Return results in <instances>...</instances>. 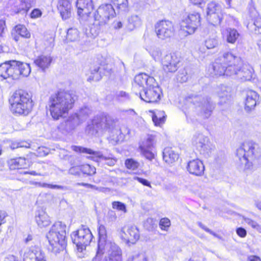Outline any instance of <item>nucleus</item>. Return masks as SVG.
Instances as JSON below:
<instances>
[{
  "label": "nucleus",
  "mask_w": 261,
  "mask_h": 261,
  "mask_svg": "<svg viewBox=\"0 0 261 261\" xmlns=\"http://www.w3.org/2000/svg\"><path fill=\"white\" fill-rule=\"evenodd\" d=\"M226 67V65L217 59L212 65V71L211 73L216 76L225 75Z\"/></svg>",
  "instance_id": "obj_31"
},
{
  "label": "nucleus",
  "mask_w": 261,
  "mask_h": 261,
  "mask_svg": "<svg viewBox=\"0 0 261 261\" xmlns=\"http://www.w3.org/2000/svg\"><path fill=\"white\" fill-rule=\"evenodd\" d=\"M236 154L241 163L249 168L257 156L255 144L252 142H245L237 150Z\"/></svg>",
  "instance_id": "obj_5"
},
{
  "label": "nucleus",
  "mask_w": 261,
  "mask_h": 261,
  "mask_svg": "<svg viewBox=\"0 0 261 261\" xmlns=\"http://www.w3.org/2000/svg\"><path fill=\"white\" fill-rule=\"evenodd\" d=\"M35 220L40 228L47 227L51 223L49 216L43 210H39L36 212Z\"/></svg>",
  "instance_id": "obj_29"
},
{
  "label": "nucleus",
  "mask_w": 261,
  "mask_h": 261,
  "mask_svg": "<svg viewBox=\"0 0 261 261\" xmlns=\"http://www.w3.org/2000/svg\"><path fill=\"white\" fill-rule=\"evenodd\" d=\"M99 240L97 246V254H103L105 252V247L108 244H112L111 242L107 241V231L106 227L103 225H100L98 228Z\"/></svg>",
  "instance_id": "obj_25"
},
{
  "label": "nucleus",
  "mask_w": 261,
  "mask_h": 261,
  "mask_svg": "<svg viewBox=\"0 0 261 261\" xmlns=\"http://www.w3.org/2000/svg\"><path fill=\"white\" fill-rule=\"evenodd\" d=\"M154 30L157 37L165 40L173 36L175 29L173 23L167 20L158 21L154 25Z\"/></svg>",
  "instance_id": "obj_12"
},
{
  "label": "nucleus",
  "mask_w": 261,
  "mask_h": 261,
  "mask_svg": "<svg viewBox=\"0 0 261 261\" xmlns=\"http://www.w3.org/2000/svg\"><path fill=\"white\" fill-rule=\"evenodd\" d=\"M36 186L43 188H48L50 189H64V187L60 185L48 184L46 183H41L38 182H35L34 183Z\"/></svg>",
  "instance_id": "obj_48"
},
{
  "label": "nucleus",
  "mask_w": 261,
  "mask_h": 261,
  "mask_svg": "<svg viewBox=\"0 0 261 261\" xmlns=\"http://www.w3.org/2000/svg\"><path fill=\"white\" fill-rule=\"evenodd\" d=\"M49 111L54 119L62 117L65 113V92L59 91L52 95L49 101Z\"/></svg>",
  "instance_id": "obj_6"
},
{
  "label": "nucleus",
  "mask_w": 261,
  "mask_h": 261,
  "mask_svg": "<svg viewBox=\"0 0 261 261\" xmlns=\"http://www.w3.org/2000/svg\"><path fill=\"white\" fill-rule=\"evenodd\" d=\"M218 59L226 66H227L228 64L240 62L239 57L234 56L231 53L228 51L224 53Z\"/></svg>",
  "instance_id": "obj_32"
},
{
  "label": "nucleus",
  "mask_w": 261,
  "mask_h": 261,
  "mask_svg": "<svg viewBox=\"0 0 261 261\" xmlns=\"http://www.w3.org/2000/svg\"><path fill=\"white\" fill-rule=\"evenodd\" d=\"M116 14L115 10L111 4H105L100 6L94 14L95 25H103L111 18Z\"/></svg>",
  "instance_id": "obj_9"
},
{
  "label": "nucleus",
  "mask_w": 261,
  "mask_h": 261,
  "mask_svg": "<svg viewBox=\"0 0 261 261\" xmlns=\"http://www.w3.org/2000/svg\"><path fill=\"white\" fill-rule=\"evenodd\" d=\"M71 147L72 149L76 152H79L81 153H84L92 155L93 156H92V158L93 159L95 158H98L99 159L108 161L107 164L109 166H113L115 165V164L116 163V161L115 159H107L106 157L103 156V155L101 154L100 152L93 151V150L90 148L76 146H73Z\"/></svg>",
  "instance_id": "obj_22"
},
{
  "label": "nucleus",
  "mask_w": 261,
  "mask_h": 261,
  "mask_svg": "<svg viewBox=\"0 0 261 261\" xmlns=\"http://www.w3.org/2000/svg\"><path fill=\"white\" fill-rule=\"evenodd\" d=\"M91 113V110L88 107H84L80 110L79 114L75 113L69 117L66 122L71 125V127H74L85 120Z\"/></svg>",
  "instance_id": "obj_20"
},
{
  "label": "nucleus",
  "mask_w": 261,
  "mask_h": 261,
  "mask_svg": "<svg viewBox=\"0 0 261 261\" xmlns=\"http://www.w3.org/2000/svg\"><path fill=\"white\" fill-rule=\"evenodd\" d=\"M23 261H46L44 252L37 245L27 248L23 255Z\"/></svg>",
  "instance_id": "obj_17"
},
{
  "label": "nucleus",
  "mask_w": 261,
  "mask_h": 261,
  "mask_svg": "<svg viewBox=\"0 0 261 261\" xmlns=\"http://www.w3.org/2000/svg\"><path fill=\"white\" fill-rule=\"evenodd\" d=\"M11 111L19 115H27L32 110L33 101L31 95L22 90L16 91L9 99Z\"/></svg>",
  "instance_id": "obj_3"
},
{
  "label": "nucleus",
  "mask_w": 261,
  "mask_h": 261,
  "mask_svg": "<svg viewBox=\"0 0 261 261\" xmlns=\"http://www.w3.org/2000/svg\"><path fill=\"white\" fill-rule=\"evenodd\" d=\"M97 131L112 132L119 129V121L109 115L97 117L93 122Z\"/></svg>",
  "instance_id": "obj_8"
},
{
  "label": "nucleus",
  "mask_w": 261,
  "mask_h": 261,
  "mask_svg": "<svg viewBox=\"0 0 261 261\" xmlns=\"http://www.w3.org/2000/svg\"><path fill=\"white\" fill-rule=\"evenodd\" d=\"M187 169L191 174L200 176L204 173V166L201 160L197 159H194L188 163Z\"/></svg>",
  "instance_id": "obj_23"
},
{
  "label": "nucleus",
  "mask_w": 261,
  "mask_h": 261,
  "mask_svg": "<svg viewBox=\"0 0 261 261\" xmlns=\"http://www.w3.org/2000/svg\"><path fill=\"white\" fill-rule=\"evenodd\" d=\"M51 62V59L49 56H41L38 57L35 61L34 63L38 67L44 70L48 68Z\"/></svg>",
  "instance_id": "obj_34"
},
{
  "label": "nucleus",
  "mask_w": 261,
  "mask_h": 261,
  "mask_svg": "<svg viewBox=\"0 0 261 261\" xmlns=\"http://www.w3.org/2000/svg\"><path fill=\"white\" fill-rule=\"evenodd\" d=\"M242 219L246 224L250 226L252 228L256 229L260 232H261L260 226L255 221L245 216H243Z\"/></svg>",
  "instance_id": "obj_45"
},
{
  "label": "nucleus",
  "mask_w": 261,
  "mask_h": 261,
  "mask_svg": "<svg viewBox=\"0 0 261 261\" xmlns=\"http://www.w3.org/2000/svg\"><path fill=\"white\" fill-rule=\"evenodd\" d=\"M15 29L16 34L20 37L29 38L31 36L30 33L28 32L27 29L23 25H17L15 27Z\"/></svg>",
  "instance_id": "obj_43"
},
{
  "label": "nucleus",
  "mask_w": 261,
  "mask_h": 261,
  "mask_svg": "<svg viewBox=\"0 0 261 261\" xmlns=\"http://www.w3.org/2000/svg\"><path fill=\"white\" fill-rule=\"evenodd\" d=\"M31 73V67L29 64L10 60L0 65V80L8 78L18 79L20 75L27 77Z\"/></svg>",
  "instance_id": "obj_1"
},
{
  "label": "nucleus",
  "mask_w": 261,
  "mask_h": 261,
  "mask_svg": "<svg viewBox=\"0 0 261 261\" xmlns=\"http://www.w3.org/2000/svg\"><path fill=\"white\" fill-rule=\"evenodd\" d=\"M42 13L39 9H35L31 13V17L33 18H36L41 16Z\"/></svg>",
  "instance_id": "obj_59"
},
{
  "label": "nucleus",
  "mask_w": 261,
  "mask_h": 261,
  "mask_svg": "<svg viewBox=\"0 0 261 261\" xmlns=\"http://www.w3.org/2000/svg\"><path fill=\"white\" fill-rule=\"evenodd\" d=\"M253 29L258 33L261 34V18H257L254 21L253 24Z\"/></svg>",
  "instance_id": "obj_54"
},
{
  "label": "nucleus",
  "mask_w": 261,
  "mask_h": 261,
  "mask_svg": "<svg viewBox=\"0 0 261 261\" xmlns=\"http://www.w3.org/2000/svg\"><path fill=\"white\" fill-rule=\"evenodd\" d=\"M86 188H91V189H92L93 190H97L98 191H102V189H103V188L97 187L95 185H93L89 184H88V185H86Z\"/></svg>",
  "instance_id": "obj_61"
},
{
  "label": "nucleus",
  "mask_w": 261,
  "mask_h": 261,
  "mask_svg": "<svg viewBox=\"0 0 261 261\" xmlns=\"http://www.w3.org/2000/svg\"><path fill=\"white\" fill-rule=\"evenodd\" d=\"M111 3L120 11H125L128 7V0H111Z\"/></svg>",
  "instance_id": "obj_44"
},
{
  "label": "nucleus",
  "mask_w": 261,
  "mask_h": 261,
  "mask_svg": "<svg viewBox=\"0 0 261 261\" xmlns=\"http://www.w3.org/2000/svg\"><path fill=\"white\" fill-rule=\"evenodd\" d=\"M70 237L73 243L75 244L76 249L80 252L86 250L93 239L90 230L86 226H82L77 230L72 232Z\"/></svg>",
  "instance_id": "obj_4"
},
{
  "label": "nucleus",
  "mask_w": 261,
  "mask_h": 261,
  "mask_svg": "<svg viewBox=\"0 0 261 261\" xmlns=\"http://www.w3.org/2000/svg\"><path fill=\"white\" fill-rule=\"evenodd\" d=\"M76 7L78 15L84 20L87 19L93 9L92 0H77Z\"/></svg>",
  "instance_id": "obj_19"
},
{
  "label": "nucleus",
  "mask_w": 261,
  "mask_h": 261,
  "mask_svg": "<svg viewBox=\"0 0 261 261\" xmlns=\"http://www.w3.org/2000/svg\"><path fill=\"white\" fill-rule=\"evenodd\" d=\"M237 74L236 79L241 80L242 82L250 81L253 77V69L250 65L244 64L240 67Z\"/></svg>",
  "instance_id": "obj_27"
},
{
  "label": "nucleus",
  "mask_w": 261,
  "mask_h": 261,
  "mask_svg": "<svg viewBox=\"0 0 261 261\" xmlns=\"http://www.w3.org/2000/svg\"><path fill=\"white\" fill-rule=\"evenodd\" d=\"M219 44V40L216 36L209 37L204 41V45L207 49H213Z\"/></svg>",
  "instance_id": "obj_42"
},
{
  "label": "nucleus",
  "mask_w": 261,
  "mask_h": 261,
  "mask_svg": "<svg viewBox=\"0 0 261 261\" xmlns=\"http://www.w3.org/2000/svg\"><path fill=\"white\" fill-rule=\"evenodd\" d=\"M120 237L126 243L134 244L140 238L139 230L135 226H125L121 229Z\"/></svg>",
  "instance_id": "obj_15"
},
{
  "label": "nucleus",
  "mask_w": 261,
  "mask_h": 261,
  "mask_svg": "<svg viewBox=\"0 0 261 261\" xmlns=\"http://www.w3.org/2000/svg\"><path fill=\"white\" fill-rule=\"evenodd\" d=\"M49 246L48 250L57 254L65 249V224L57 221L46 234Z\"/></svg>",
  "instance_id": "obj_2"
},
{
  "label": "nucleus",
  "mask_w": 261,
  "mask_h": 261,
  "mask_svg": "<svg viewBox=\"0 0 261 261\" xmlns=\"http://www.w3.org/2000/svg\"><path fill=\"white\" fill-rule=\"evenodd\" d=\"M113 208L118 211L126 212V208L125 204L119 201H114L112 203Z\"/></svg>",
  "instance_id": "obj_52"
},
{
  "label": "nucleus",
  "mask_w": 261,
  "mask_h": 261,
  "mask_svg": "<svg viewBox=\"0 0 261 261\" xmlns=\"http://www.w3.org/2000/svg\"><path fill=\"white\" fill-rule=\"evenodd\" d=\"M240 62L235 63L234 64H228L226 67L225 75L227 76H232L234 79H236L237 72L240 68Z\"/></svg>",
  "instance_id": "obj_35"
},
{
  "label": "nucleus",
  "mask_w": 261,
  "mask_h": 261,
  "mask_svg": "<svg viewBox=\"0 0 261 261\" xmlns=\"http://www.w3.org/2000/svg\"><path fill=\"white\" fill-rule=\"evenodd\" d=\"M125 165L127 169L134 170L138 168L139 163L132 159H128L126 160Z\"/></svg>",
  "instance_id": "obj_47"
},
{
  "label": "nucleus",
  "mask_w": 261,
  "mask_h": 261,
  "mask_svg": "<svg viewBox=\"0 0 261 261\" xmlns=\"http://www.w3.org/2000/svg\"><path fill=\"white\" fill-rule=\"evenodd\" d=\"M142 22L140 18L138 15H132L128 18L127 28L130 30L139 27Z\"/></svg>",
  "instance_id": "obj_38"
},
{
  "label": "nucleus",
  "mask_w": 261,
  "mask_h": 261,
  "mask_svg": "<svg viewBox=\"0 0 261 261\" xmlns=\"http://www.w3.org/2000/svg\"><path fill=\"white\" fill-rule=\"evenodd\" d=\"M221 6L216 2H211L207 5L206 17L213 25L220 24L222 19Z\"/></svg>",
  "instance_id": "obj_13"
},
{
  "label": "nucleus",
  "mask_w": 261,
  "mask_h": 261,
  "mask_svg": "<svg viewBox=\"0 0 261 261\" xmlns=\"http://www.w3.org/2000/svg\"><path fill=\"white\" fill-rule=\"evenodd\" d=\"M239 36L237 30L234 29L228 28L226 30V38L227 42L234 43Z\"/></svg>",
  "instance_id": "obj_37"
},
{
  "label": "nucleus",
  "mask_w": 261,
  "mask_h": 261,
  "mask_svg": "<svg viewBox=\"0 0 261 261\" xmlns=\"http://www.w3.org/2000/svg\"><path fill=\"white\" fill-rule=\"evenodd\" d=\"M192 144L200 153L208 156L212 150V145L209 138L201 133H196L192 139Z\"/></svg>",
  "instance_id": "obj_10"
},
{
  "label": "nucleus",
  "mask_w": 261,
  "mask_h": 261,
  "mask_svg": "<svg viewBox=\"0 0 261 261\" xmlns=\"http://www.w3.org/2000/svg\"><path fill=\"white\" fill-rule=\"evenodd\" d=\"M248 259L249 261H261V259L256 255H250L248 256Z\"/></svg>",
  "instance_id": "obj_63"
},
{
  "label": "nucleus",
  "mask_w": 261,
  "mask_h": 261,
  "mask_svg": "<svg viewBox=\"0 0 261 261\" xmlns=\"http://www.w3.org/2000/svg\"><path fill=\"white\" fill-rule=\"evenodd\" d=\"M125 115L130 119H135L138 116L137 113L133 109H128L123 111Z\"/></svg>",
  "instance_id": "obj_56"
},
{
  "label": "nucleus",
  "mask_w": 261,
  "mask_h": 261,
  "mask_svg": "<svg viewBox=\"0 0 261 261\" xmlns=\"http://www.w3.org/2000/svg\"><path fill=\"white\" fill-rule=\"evenodd\" d=\"M3 261H18L16 257L14 255H10L6 256Z\"/></svg>",
  "instance_id": "obj_62"
},
{
  "label": "nucleus",
  "mask_w": 261,
  "mask_h": 261,
  "mask_svg": "<svg viewBox=\"0 0 261 261\" xmlns=\"http://www.w3.org/2000/svg\"><path fill=\"white\" fill-rule=\"evenodd\" d=\"M154 137L148 136L140 145L139 148L142 155L147 159L151 161L154 158L153 152L154 149Z\"/></svg>",
  "instance_id": "obj_18"
},
{
  "label": "nucleus",
  "mask_w": 261,
  "mask_h": 261,
  "mask_svg": "<svg viewBox=\"0 0 261 261\" xmlns=\"http://www.w3.org/2000/svg\"><path fill=\"white\" fill-rule=\"evenodd\" d=\"M177 80L180 83L186 82L188 80L187 72L185 70H180L178 72Z\"/></svg>",
  "instance_id": "obj_51"
},
{
  "label": "nucleus",
  "mask_w": 261,
  "mask_h": 261,
  "mask_svg": "<svg viewBox=\"0 0 261 261\" xmlns=\"http://www.w3.org/2000/svg\"><path fill=\"white\" fill-rule=\"evenodd\" d=\"M100 68L99 66H95L90 69L91 75L88 78L89 81H98L101 79L102 75Z\"/></svg>",
  "instance_id": "obj_40"
},
{
  "label": "nucleus",
  "mask_w": 261,
  "mask_h": 261,
  "mask_svg": "<svg viewBox=\"0 0 261 261\" xmlns=\"http://www.w3.org/2000/svg\"><path fill=\"white\" fill-rule=\"evenodd\" d=\"M161 93V89L155 82V85L146 87L143 91L139 94L142 100L146 102L151 103L155 102L160 99Z\"/></svg>",
  "instance_id": "obj_14"
},
{
  "label": "nucleus",
  "mask_w": 261,
  "mask_h": 261,
  "mask_svg": "<svg viewBox=\"0 0 261 261\" xmlns=\"http://www.w3.org/2000/svg\"><path fill=\"white\" fill-rule=\"evenodd\" d=\"M259 99L258 94L254 91L249 90L246 93L245 109L249 112L253 110L257 104Z\"/></svg>",
  "instance_id": "obj_26"
},
{
  "label": "nucleus",
  "mask_w": 261,
  "mask_h": 261,
  "mask_svg": "<svg viewBox=\"0 0 261 261\" xmlns=\"http://www.w3.org/2000/svg\"><path fill=\"white\" fill-rule=\"evenodd\" d=\"M231 92L232 89L230 87L224 85H221L219 87L217 93L220 98L219 105L223 106L226 105V106H229Z\"/></svg>",
  "instance_id": "obj_24"
},
{
  "label": "nucleus",
  "mask_w": 261,
  "mask_h": 261,
  "mask_svg": "<svg viewBox=\"0 0 261 261\" xmlns=\"http://www.w3.org/2000/svg\"><path fill=\"white\" fill-rule=\"evenodd\" d=\"M191 102L199 108L200 114L205 118L211 116L215 107L211 98L206 96L195 95L192 97Z\"/></svg>",
  "instance_id": "obj_7"
},
{
  "label": "nucleus",
  "mask_w": 261,
  "mask_h": 261,
  "mask_svg": "<svg viewBox=\"0 0 261 261\" xmlns=\"http://www.w3.org/2000/svg\"><path fill=\"white\" fill-rule=\"evenodd\" d=\"M146 50L155 61L160 60L162 55V52L159 47L154 46H150L148 47Z\"/></svg>",
  "instance_id": "obj_41"
},
{
  "label": "nucleus",
  "mask_w": 261,
  "mask_h": 261,
  "mask_svg": "<svg viewBox=\"0 0 261 261\" xmlns=\"http://www.w3.org/2000/svg\"><path fill=\"white\" fill-rule=\"evenodd\" d=\"M236 232L237 234L241 238H244L247 235V231L246 229L243 227L238 228L236 229Z\"/></svg>",
  "instance_id": "obj_58"
},
{
  "label": "nucleus",
  "mask_w": 261,
  "mask_h": 261,
  "mask_svg": "<svg viewBox=\"0 0 261 261\" xmlns=\"http://www.w3.org/2000/svg\"><path fill=\"white\" fill-rule=\"evenodd\" d=\"M85 33L88 37L94 38L98 35V31L96 30L94 27H92L89 29V32L88 29H86Z\"/></svg>",
  "instance_id": "obj_53"
},
{
  "label": "nucleus",
  "mask_w": 261,
  "mask_h": 261,
  "mask_svg": "<svg viewBox=\"0 0 261 261\" xmlns=\"http://www.w3.org/2000/svg\"><path fill=\"white\" fill-rule=\"evenodd\" d=\"M200 17L198 13L193 12L183 17L180 23L181 30L187 34H193L200 25Z\"/></svg>",
  "instance_id": "obj_11"
},
{
  "label": "nucleus",
  "mask_w": 261,
  "mask_h": 261,
  "mask_svg": "<svg viewBox=\"0 0 261 261\" xmlns=\"http://www.w3.org/2000/svg\"><path fill=\"white\" fill-rule=\"evenodd\" d=\"M170 225V221L167 218H162L160 221L159 225L162 230H167Z\"/></svg>",
  "instance_id": "obj_49"
},
{
  "label": "nucleus",
  "mask_w": 261,
  "mask_h": 261,
  "mask_svg": "<svg viewBox=\"0 0 261 261\" xmlns=\"http://www.w3.org/2000/svg\"><path fill=\"white\" fill-rule=\"evenodd\" d=\"M77 100V95L74 90L66 91V112L73 108L74 103Z\"/></svg>",
  "instance_id": "obj_36"
},
{
  "label": "nucleus",
  "mask_w": 261,
  "mask_h": 261,
  "mask_svg": "<svg viewBox=\"0 0 261 261\" xmlns=\"http://www.w3.org/2000/svg\"><path fill=\"white\" fill-rule=\"evenodd\" d=\"M135 82L139 86L143 87L151 86L155 85V80L152 76H148L143 73H140L135 77Z\"/></svg>",
  "instance_id": "obj_28"
},
{
  "label": "nucleus",
  "mask_w": 261,
  "mask_h": 261,
  "mask_svg": "<svg viewBox=\"0 0 261 261\" xmlns=\"http://www.w3.org/2000/svg\"><path fill=\"white\" fill-rule=\"evenodd\" d=\"M81 170L84 174L92 175L96 173V168L89 164L82 165Z\"/></svg>",
  "instance_id": "obj_46"
},
{
  "label": "nucleus",
  "mask_w": 261,
  "mask_h": 261,
  "mask_svg": "<svg viewBox=\"0 0 261 261\" xmlns=\"http://www.w3.org/2000/svg\"><path fill=\"white\" fill-rule=\"evenodd\" d=\"M133 179L134 180H138L139 182L141 183L143 185L149 187L150 188L151 187L150 183L149 181H148L147 180L138 177V176H134L133 177Z\"/></svg>",
  "instance_id": "obj_57"
},
{
  "label": "nucleus",
  "mask_w": 261,
  "mask_h": 261,
  "mask_svg": "<svg viewBox=\"0 0 261 261\" xmlns=\"http://www.w3.org/2000/svg\"><path fill=\"white\" fill-rule=\"evenodd\" d=\"M248 9L249 12L251 14H254L255 12V8L254 7V4H253V2H251L248 5Z\"/></svg>",
  "instance_id": "obj_64"
},
{
  "label": "nucleus",
  "mask_w": 261,
  "mask_h": 261,
  "mask_svg": "<svg viewBox=\"0 0 261 261\" xmlns=\"http://www.w3.org/2000/svg\"><path fill=\"white\" fill-rule=\"evenodd\" d=\"M80 38V32L78 30L74 28L68 29L66 32V40L69 41H76Z\"/></svg>",
  "instance_id": "obj_39"
},
{
  "label": "nucleus",
  "mask_w": 261,
  "mask_h": 261,
  "mask_svg": "<svg viewBox=\"0 0 261 261\" xmlns=\"http://www.w3.org/2000/svg\"><path fill=\"white\" fill-rule=\"evenodd\" d=\"M179 158V155L171 148H165L163 152V158L164 161L168 164H172L176 161Z\"/></svg>",
  "instance_id": "obj_30"
},
{
  "label": "nucleus",
  "mask_w": 261,
  "mask_h": 261,
  "mask_svg": "<svg viewBox=\"0 0 261 261\" xmlns=\"http://www.w3.org/2000/svg\"><path fill=\"white\" fill-rule=\"evenodd\" d=\"M8 163L11 170L25 168L27 165L26 160L24 158L21 157L11 159L9 161Z\"/></svg>",
  "instance_id": "obj_33"
},
{
  "label": "nucleus",
  "mask_w": 261,
  "mask_h": 261,
  "mask_svg": "<svg viewBox=\"0 0 261 261\" xmlns=\"http://www.w3.org/2000/svg\"><path fill=\"white\" fill-rule=\"evenodd\" d=\"M108 250L106 261H122V253L120 248L115 243L108 244L105 251Z\"/></svg>",
  "instance_id": "obj_21"
},
{
  "label": "nucleus",
  "mask_w": 261,
  "mask_h": 261,
  "mask_svg": "<svg viewBox=\"0 0 261 261\" xmlns=\"http://www.w3.org/2000/svg\"><path fill=\"white\" fill-rule=\"evenodd\" d=\"M65 0H59L57 4V9L63 19H64L65 12Z\"/></svg>",
  "instance_id": "obj_50"
},
{
  "label": "nucleus",
  "mask_w": 261,
  "mask_h": 261,
  "mask_svg": "<svg viewBox=\"0 0 261 261\" xmlns=\"http://www.w3.org/2000/svg\"><path fill=\"white\" fill-rule=\"evenodd\" d=\"M152 121H156L158 117H162V118L165 119V113L163 111H156L155 112H152Z\"/></svg>",
  "instance_id": "obj_55"
},
{
  "label": "nucleus",
  "mask_w": 261,
  "mask_h": 261,
  "mask_svg": "<svg viewBox=\"0 0 261 261\" xmlns=\"http://www.w3.org/2000/svg\"><path fill=\"white\" fill-rule=\"evenodd\" d=\"M179 62V58L174 53L167 54L162 59V69L167 73H174L177 71Z\"/></svg>",
  "instance_id": "obj_16"
},
{
  "label": "nucleus",
  "mask_w": 261,
  "mask_h": 261,
  "mask_svg": "<svg viewBox=\"0 0 261 261\" xmlns=\"http://www.w3.org/2000/svg\"><path fill=\"white\" fill-rule=\"evenodd\" d=\"M165 121V119L162 118V117H158L156 119V121H153L154 124L156 126H160L161 125L164 123Z\"/></svg>",
  "instance_id": "obj_60"
}]
</instances>
